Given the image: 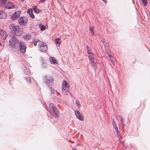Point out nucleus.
Masks as SVG:
<instances>
[{
  "label": "nucleus",
  "mask_w": 150,
  "mask_h": 150,
  "mask_svg": "<svg viewBox=\"0 0 150 150\" xmlns=\"http://www.w3.org/2000/svg\"><path fill=\"white\" fill-rule=\"evenodd\" d=\"M115 131H116L117 133L118 132H119V131L118 129V128L115 129Z\"/></svg>",
  "instance_id": "35"
},
{
  "label": "nucleus",
  "mask_w": 150,
  "mask_h": 150,
  "mask_svg": "<svg viewBox=\"0 0 150 150\" xmlns=\"http://www.w3.org/2000/svg\"><path fill=\"white\" fill-rule=\"evenodd\" d=\"M72 150H76V149H75V148H73L72 149Z\"/></svg>",
  "instance_id": "39"
},
{
  "label": "nucleus",
  "mask_w": 150,
  "mask_h": 150,
  "mask_svg": "<svg viewBox=\"0 0 150 150\" xmlns=\"http://www.w3.org/2000/svg\"><path fill=\"white\" fill-rule=\"evenodd\" d=\"M39 50L43 52H45L47 50V45L45 43L40 42L38 44Z\"/></svg>",
  "instance_id": "6"
},
{
  "label": "nucleus",
  "mask_w": 150,
  "mask_h": 150,
  "mask_svg": "<svg viewBox=\"0 0 150 150\" xmlns=\"http://www.w3.org/2000/svg\"><path fill=\"white\" fill-rule=\"evenodd\" d=\"M61 0V1H63V0Z\"/></svg>",
  "instance_id": "42"
},
{
  "label": "nucleus",
  "mask_w": 150,
  "mask_h": 150,
  "mask_svg": "<svg viewBox=\"0 0 150 150\" xmlns=\"http://www.w3.org/2000/svg\"><path fill=\"white\" fill-rule=\"evenodd\" d=\"M119 117L120 118V121L121 122V124L122 126H124V122H123V118L122 116L120 115L119 116Z\"/></svg>",
  "instance_id": "25"
},
{
  "label": "nucleus",
  "mask_w": 150,
  "mask_h": 150,
  "mask_svg": "<svg viewBox=\"0 0 150 150\" xmlns=\"http://www.w3.org/2000/svg\"><path fill=\"white\" fill-rule=\"evenodd\" d=\"M27 13L32 18H34L35 16L33 14V11L32 9H28L27 11Z\"/></svg>",
  "instance_id": "16"
},
{
  "label": "nucleus",
  "mask_w": 150,
  "mask_h": 150,
  "mask_svg": "<svg viewBox=\"0 0 150 150\" xmlns=\"http://www.w3.org/2000/svg\"><path fill=\"white\" fill-rule=\"evenodd\" d=\"M117 137L119 138V139H120V132H118L117 133Z\"/></svg>",
  "instance_id": "31"
},
{
  "label": "nucleus",
  "mask_w": 150,
  "mask_h": 150,
  "mask_svg": "<svg viewBox=\"0 0 150 150\" xmlns=\"http://www.w3.org/2000/svg\"><path fill=\"white\" fill-rule=\"evenodd\" d=\"M0 45L1 46V43H0Z\"/></svg>",
  "instance_id": "40"
},
{
  "label": "nucleus",
  "mask_w": 150,
  "mask_h": 150,
  "mask_svg": "<svg viewBox=\"0 0 150 150\" xmlns=\"http://www.w3.org/2000/svg\"><path fill=\"white\" fill-rule=\"evenodd\" d=\"M45 0H40V2L41 3H42L45 2Z\"/></svg>",
  "instance_id": "33"
},
{
  "label": "nucleus",
  "mask_w": 150,
  "mask_h": 150,
  "mask_svg": "<svg viewBox=\"0 0 150 150\" xmlns=\"http://www.w3.org/2000/svg\"><path fill=\"white\" fill-rule=\"evenodd\" d=\"M112 124L113 126L117 125L114 119H113L112 120Z\"/></svg>",
  "instance_id": "30"
},
{
  "label": "nucleus",
  "mask_w": 150,
  "mask_h": 150,
  "mask_svg": "<svg viewBox=\"0 0 150 150\" xmlns=\"http://www.w3.org/2000/svg\"><path fill=\"white\" fill-rule=\"evenodd\" d=\"M45 83L47 84H49L53 82L54 80L51 76H45L44 77Z\"/></svg>",
  "instance_id": "8"
},
{
  "label": "nucleus",
  "mask_w": 150,
  "mask_h": 150,
  "mask_svg": "<svg viewBox=\"0 0 150 150\" xmlns=\"http://www.w3.org/2000/svg\"><path fill=\"white\" fill-rule=\"evenodd\" d=\"M149 16H150V13L149 14Z\"/></svg>",
  "instance_id": "41"
},
{
  "label": "nucleus",
  "mask_w": 150,
  "mask_h": 150,
  "mask_svg": "<svg viewBox=\"0 0 150 150\" xmlns=\"http://www.w3.org/2000/svg\"><path fill=\"white\" fill-rule=\"evenodd\" d=\"M75 113L78 119L81 121H83V120L84 117L81 114L79 111L76 110L75 111Z\"/></svg>",
  "instance_id": "12"
},
{
  "label": "nucleus",
  "mask_w": 150,
  "mask_h": 150,
  "mask_svg": "<svg viewBox=\"0 0 150 150\" xmlns=\"http://www.w3.org/2000/svg\"><path fill=\"white\" fill-rule=\"evenodd\" d=\"M31 35L28 34H27L23 36V38L26 40H29L31 38Z\"/></svg>",
  "instance_id": "19"
},
{
  "label": "nucleus",
  "mask_w": 150,
  "mask_h": 150,
  "mask_svg": "<svg viewBox=\"0 0 150 150\" xmlns=\"http://www.w3.org/2000/svg\"><path fill=\"white\" fill-rule=\"evenodd\" d=\"M105 51L108 54H109V53L110 52V51L109 50H108L107 49L106 50H105Z\"/></svg>",
  "instance_id": "32"
},
{
  "label": "nucleus",
  "mask_w": 150,
  "mask_h": 150,
  "mask_svg": "<svg viewBox=\"0 0 150 150\" xmlns=\"http://www.w3.org/2000/svg\"><path fill=\"white\" fill-rule=\"evenodd\" d=\"M33 10L35 12L37 13H39L41 11L40 10L37 8L35 7H34Z\"/></svg>",
  "instance_id": "24"
},
{
  "label": "nucleus",
  "mask_w": 150,
  "mask_h": 150,
  "mask_svg": "<svg viewBox=\"0 0 150 150\" xmlns=\"http://www.w3.org/2000/svg\"><path fill=\"white\" fill-rule=\"evenodd\" d=\"M54 41L56 46L57 47H60L61 42V39L59 38H56L55 39Z\"/></svg>",
  "instance_id": "15"
},
{
  "label": "nucleus",
  "mask_w": 150,
  "mask_h": 150,
  "mask_svg": "<svg viewBox=\"0 0 150 150\" xmlns=\"http://www.w3.org/2000/svg\"><path fill=\"white\" fill-rule=\"evenodd\" d=\"M108 57H109L110 58V59L111 60V62L113 64H114V61L113 60V57H112L111 55L109 54H108Z\"/></svg>",
  "instance_id": "22"
},
{
  "label": "nucleus",
  "mask_w": 150,
  "mask_h": 150,
  "mask_svg": "<svg viewBox=\"0 0 150 150\" xmlns=\"http://www.w3.org/2000/svg\"><path fill=\"white\" fill-rule=\"evenodd\" d=\"M102 1H103L105 3H106L107 0H102Z\"/></svg>",
  "instance_id": "38"
},
{
  "label": "nucleus",
  "mask_w": 150,
  "mask_h": 150,
  "mask_svg": "<svg viewBox=\"0 0 150 150\" xmlns=\"http://www.w3.org/2000/svg\"><path fill=\"white\" fill-rule=\"evenodd\" d=\"M39 27L41 31H42L45 29V25L42 24H39Z\"/></svg>",
  "instance_id": "20"
},
{
  "label": "nucleus",
  "mask_w": 150,
  "mask_h": 150,
  "mask_svg": "<svg viewBox=\"0 0 150 150\" xmlns=\"http://www.w3.org/2000/svg\"><path fill=\"white\" fill-rule=\"evenodd\" d=\"M7 14L5 12L2 10H0V18L5 19L7 17Z\"/></svg>",
  "instance_id": "14"
},
{
  "label": "nucleus",
  "mask_w": 150,
  "mask_h": 150,
  "mask_svg": "<svg viewBox=\"0 0 150 150\" xmlns=\"http://www.w3.org/2000/svg\"><path fill=\"white\" fill-rule=\"evenodd\" d=\"M51 91L52 93H53L54 91V90L53 89H51Z\"/></svg>",
  "instance_id": "34"
},
{
  "label": "nucleus",
  "mask_w": 150,
  "mask_h": 150,
  "mask_svg": "<svg viewBox=\"0 0 150 150\" xmlns=\"http://www.w3.org/2000/svg\"><path fill=\"white\" fill-rule=\"evenodd\" d=\"M10 29L14 32L15 34L17 36H19L23 33V30L18 26H14L13 24H11L9 26Z\"/></svg>",
  "instance_id": "2"
},
{
  "label": "nucleus",
  "mask_w": 150,
  "mask_h": 150,
  "mask_svg": "<svg viewBox=\"0 0 150 150\" xmlns=\"http://www.w3.org/2000/svg\"><path fill=\"white\" fill-rule=\"evenodd\" d=\"M86 47L88 53L89 54L88 57L89 59L91 64L94 68L96 69L97 68V66L96 63L94 61V58L93 56V55L91 53L90 49L88 46L87 45Z\"/></svg>",
  "instance_id": "4"
},
{
  "label": "nucleus",
  "mask_w": 150,
  "mask_h": 150,
  "mask_svg": "<svg viewBox=\"0 0 150 150\" xmlns=\"http://www.w3.org/2000/svg\"><path fill=\"white\" fill-rule=\"evenodd\" d=\"M40 42V40L38 39H37L35 40H34L33 41V45L35 46H36L37 45V42Z\"/></svg>",
  "instance_id": "26"
},
{
  "label": "nucleus",
  "mask_w": 150,
  "mask_h": 150,
  "mask_svg": "<svg viewBox=\"0 0 150 150\" xmlns=\"http://www.w3.org/2000/svg\"><path fill=\"white\" fill-rule=\"evenodd\" d=\"M0 4L2 6H5L8 9L13 8V4L8 0H0Z\"/></svg>",
  "instance_id": "5"
},
{
  "label": "nucleus",
  "mask_w": 150,
  "mask_h": 150,
  "mask_svg": "<svg viewBox=\"0 0 150 150\" xmlns=\"http://www.w3.org/2000/svg\"><path fill=\"white\" fill-rule=\"evenodd\" d=\"M69 89V85L65 80L62 82V89Z\"/></svg>",
  "instance_id": "13"
},
{
  "label": "nucleus",
  "mask_w": 150,
  "mask_h": 150,
  "mask_svg": "<svg viewBox=\"0 0 150 150\" xmlns=\"http://www.w3.org/2000/svg\"><path fill=\"white\" fill-rule=\"evenodd\" d=\"M21 41H19L16 38L13 37L9 41V45L11 47L13 48L14 51L19 50L18 47L21 44Z\"/></svg>",
  "instance_id": "1"
},
{
  "label": "nucleus",
  "mask_w": 150,
  "mask_h": 150,
  "mask_svg": "<svg viewBox=\"0 0 150 150\" xmlns=\"http://www.w3.org/2000/svg\"><path fill=\"white\" fill-rule=\"evenodd\" d=\"M50 112V114L55 118L58 117L59 112L55 105L52 103L49 104Z\"/></svg>",
  "instance_id": "3"
},
{
  "label": "nucleus",
  "mask_w": 150,
  "mask_h": 150,
  "mask_svg": "<svg viewBox=\"0 0 150 150\" xmlns=\"http://www.w3.org/2000/svg\"><path fill=\"white\" fill-rule=\"evenodd\" d=\"M0 35L1 38L4 40H5L8 36L6 32L3 29L0 28Z\"/></svg>",
  "instance_id": "10"
},
{
  "label": "nucleus",
  "mask_w": 150,
  "mask_h": 150,
  "mask_svg": "<svg viewBox=\"0 0 150 150\" xmlns=\"http://www.w3.org/2000/svg\"><path fill=\"white\" fill-rule=\"evenodd\" d=\"M50 62L51 63L52 62L54 64L57 63V61L55 58L53 57H51L50 58Z\"/></svg>",
  "instance_id": "17"
},
{
  "label": "nucleus",
  "mask_w": 150,
  "mask_h": 150,
  "mask_svg": "<svg viewBox=\"0 0 150 150\" xmlns=\"http://www.w3.org/2000/svg\"><path fill=\"white\" fill-rule=\"evenodd\" d=\"M114 127L115 128V129H116L117 128V125H114Z\"/></svg>",
  "instance_id": "36"
},
{
  "label": "nucleus",
  "mask_w": 150,
  "mask_h": 150,
  "mask_svg": "<svg viewBox=\"0 0 150 150\" xmlns=\"http://www.w3.org/2000/svg\"><path fill=\"white\" fill-rule=\"evenodd\" d=\"M121 144H122L123 146H124V144H125V143L124 142H121Z\"/></svg>",
  "instance_id": "37"
},
{
  "label": "nucleus",
  "mask_w": 150,
  "mask_h": 150,
  "mask_svg": "<svg viewBox=\"0 0 150 150\" xmlns=\"http://www.w3.org/2000/svg\"><path fill=\"white\" fill-rule=\"evenodd\" d=\"M21 44L18 47L19 50L20 49V51L22 53L25 52L26 50V45L22 41H21Z\"/></svg>",
  "instance_id": "11"
},
{
  "label": "nucleus",
  "mask_w": 150,
  "mask_h": 150,
  "mask_svg": "<svg viewBox=\"0 0 150 150\" xmlns=\"http://www.w3.org/2000/svg\"><path fill=\"white\" fill-rule=\"evenodd\" d=\"M89 30L91 31L92 35H94V31L93 28L92 27H90L89 28Z\"/></svg>",
  "instance_id": "21"
},
{
  "label": "nucleus",
  "mask_w": 150,
  "mask_h": 150,
  "mask_svg": "<svg viewBox=\"0 0 150 150\" xmlns=\"http://www.w3.org/2000/svg\"><path fill=\"white\" fill-rule=\"evenodd\" d=\"M26 80L28 83H31L30 79V78H28L26 79Z\"/></svg>",
  "instance_id": "29"
},
{
  "label": "nucleus",
  "mask_w": 150,
  "mask_h": 150,
  "mask_svg": "<svg viewBox=\"0 0 150 150\" xmlns=\"http://www.w3.org/2000/svg\"><path fill=\"white\" fill-rule=\"evenodd\" d=\"M69 89H62V92L63 94L67 95L69 92Z\"/></svg>",
  "instance_id": "18"
},
{
  "label": "nucleus",
  "mask_w": 150,
  "mask_h": 150,
  "mask_svg": "<svg viewBox=\"0 0 150 150\" xmlns=\"http://www.w3.org/2000/svg\"><path fill=\"white\" fill-rule=\"evenodd\" d=\"M25 73H26L27 74H30V72L29 71L28 69H26L25 70Z\"/></svg>",
  "instance_id": "28"
},
{
  "label": "nucleus",
  "mask_w": 150,
  "mask_h": 150,
  "mask_svg": "<svg viewBox=\"0 0 150 150\" xmlns=\"http://www.w3.org/2000/svg\"><path fill=\"white\" fill-rule=\"evenodd\" d=\"M142 1V4L144 6H146L147 4V0H141Z\"/></svg>",
  "instance_id": "23"
},
{
  "label": "nucleus",
  "mask_w": 150,
  "mask_h": 150,
  "mask_svg": "<svg viewBox=\"0 0 150 150\" xmlns=\"http://www.w3.org/2000/svg\"><path fill=\"white\" fill-rule=\"evenodd\" d=\"M21 12L18 11L14 12L11 17V19L14 21L17 19L20 16Z\"/></svg>",
  "instance_id": "9"
},
{
  "label": "nucleus",
  "mask_w": 150,
  "mask_h": 150,
  "mask_svg": "<svg viewBox=\"0 0 150 150\" xmlns=\"http://www.w3.org/2000/svg\"><path fill=\"white\" fill-rule=\"evenodd\" d=\"M75 103L77 105V106L79 108H80V104L79 103V101L78 100H76L75 102Z\"/></svg>",
  "instance_id": "27"
},
{
  "label": "nucleus",
  "mask_w": 150,
  "mask_h": 150,
  "mask_svg": "<svg viewBox=\"0 0 150 150\" xmlns=\"http://www.w3.org/2000/svg\"><path fill=\"white\" fill-rule=\"evenodd\" d=\"M28 21L27 18L25 17H21L18 20V22L21 25L25 26Z\"/></svg>",
  "instance_id": "7"
}]
</instances>
